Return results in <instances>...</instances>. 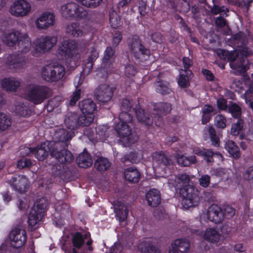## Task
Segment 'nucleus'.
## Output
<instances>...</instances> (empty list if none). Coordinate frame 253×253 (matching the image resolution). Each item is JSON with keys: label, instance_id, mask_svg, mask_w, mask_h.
<instances>
[{"label": "nucleus", "instance_id": "obj_33", "mask_svg": "<svg viewBox=\"0 0 253 253\" xmlns=\"http://www.w3.org/2000/svg\"><path fill=\"white\" fill-rule=\"evenodd\" d=\"M79 107L82 113L87 114H93L96 107L95 103L90 99H87L80 102Z\"/></svg>", "mask_w": 253, "mask_h": 253}, {"label": "nucleus", "instance_id": "obj_57", "mask_svg": "<svg viewBox=\"0 0 253 253\" xmlns=\"http://www.w3.org/2000/svg\"><path fill=\"white\" fill-rule=\"evenodd\" d=\"M132 116L128 113V111H121L119 116L120 123L128 124L131 123Z\"/></svg>", "mask_w": 253, "mask_h": 253}, {"label": "nucleus", "instance_id": "obj_7", "mask_svg": "<svg viewBox=\"0 0 253 253\" xmlns=\"http://www.w3.org/2000/svg\"><path fill=\"white\" fill-rule=\"evenodd\" d=\"M47 205L48 202L45 198L37 200L28 216V223L30 226L34 227L42 219Z\"/></svg>", "mask_w": 253, "mask_h": 253}, {"label": "nucleus", "instance_id": "obj_10", "mask_svg": "<svg viewBox=\"0 0 253 253\" xmlns=\"http://www.w3.org/2000/svg\"><path fill=\"white\" fill-rule=\"evenodd\" d=\"M57 38L54 36H42L35 42V50L41 53L49 51L57 42Z\"/></svg>", "mask_w": 253, "mask_h": 253}, {"label": "nucleus", "instance_id": "obj_36", "mask_svg": "<svg viewBox=\"0 0 253 253\" xmlns=\"http://www.w3.org/2000/svg\"><path fill=\"white\" fill-rule=\"evenodd\" d=\"M225 149L235 159L241 157V153L238 145L232 140H227L225 144Z\"/></svg>", "mask_w": 253, "mask_h": 253}, {"label": "nucleus", "instance_id": "obj_39", "mask_svg": "<svg viewBox=\"0 0 253 253\" xmlns=\"http://www.w3.org/2000/svg\"><path fill=\"white\" fill-rule=\"evenodd\" d=\"M14 112L16 115L21 117H29L32 113L30 107L25 103H19L15 105Z\"/></svg>", "mask_w": 253, "mask_h": 253}, {"label": "nucleus", "instance_id": "obj_60", "mask_svg": "<svg viewBox=\"0 0 253 253\" xmlns=\"http://www.w3.org/2000/svg\"><path fill=\"white\" fill-rule=\"evenodd\" d=\"M141 113L138 112L137 114V120L144 125L150 126L153 123V117H150L149 114H146L144 117H142Z\"/></svg>", "mask_w": 253, "mask_h": 253}, {"label": "nucleus", "instance_id": "obj_25", "mask_svg": "<svg viewBox=\"0 0 253 253\" xmlns=\"http://www.w3.org/2000/svg\"><path fill=\"white\" fill-rule=\"evenodd\" d=\"M171 110V105L169 103L159 102L154 106V119H159L161 117L169 113Z\"/></svg>", "mask_w": 253, "mask_h": 253}, {"label": "nucleus", "instance_id": "obj_45", "mask_svg": "<svg viewBox=\"0 0 253 253\" xmlns=\"http://www.w3.org/2000/svg\"><path fill=\"white\" fill-rule=\"evenodd\" d=\"M94 116L92 114H85L82 113L79 115V126H89L93 121Z\"/></svg>", "mask_w": 253, "mask_h": 253}, {"label": "nucleus", "instance_id": "obj_14", "mask_svg": "<svg viewBox=\"0 0 253 253\" xmlns=\"http://www.w3.org/2000/svg\"><path fill=\"white\" fill-rule=\"evenodd\" d=\"M55 140L46 141L40 145L34 148V154L37 159L41 161L44 160L49 153L51 156V152L53 148Z\"/></svg>", "mask_w": 253, "mask_h": 253}, {"label": "nucleus", "instance_id": "obj_32", "mask_svg": "<svg viewBox=\"0 0 253 253\" xmlns=\"http://www.w3.org/2000/svg\"><path fill=\"white\" fill-rule=\"evenodd\" d=\"M114 211L120 221H123L126 218L128 214L126 206L121 201H117L115 204Z\"/></svg>", "mask_w": 253, "mask_h": 253}, {"label": "nucleus", "instance_id": "obj_51", "mask_svg": "<svg viewBox=\"0 0 253 253\" xmlns=\"http://www.w3.org/2000/svg\"><path fill=\"white\" fill-rule=\"evenodd\" d=\"M244 125V121L243 119H237V122L232 125L231 134L234 136L239 135L243 129Z\"/></svg>", "mask_w": 253, "mask_h": 253}, {"label": "nucleus", "instance_id": "obj_4", "mask_svg": "<svg viewBox=\"0 0 253 253\" xmlns=\"http://www.w3.org/2000/svg\"><path fill=\"white\" fill-rule=\"evenodd\" d=\"M51 95L50 89L44 85L34 84L29 88L27 99L34 104H39L44 101Z\"/></svg>", "mask_w": 253, "mask_h": 253}, {"label": "nucleus", "instance_id": "obj_28", "mask_svg": "<svg viewBox=\"0 0 253 253\" xmlns=\"http://www.w3.org/2000/svg\"><path fill=\"white\" fill-rule=\"evenodd\" d=\"M169 5L174 10L183 13H186L190 9L187 0H169Z\"/></svg>", "mask_w": 253, "mask_h": 253}, {"label": "nucleus", "instance_id": "obj_58", "mask_svg": "<svg viewBox=\"0 0 253 253\" xmlns=\"http://www.w3.org/2000/svg\"><path fill=\"white\" fill-rule=\"evenodd\" d=\"M149 36L153 42L161 44L165 40L163 35L159 32H150Z\"/></svg>", "mask_w": 253, "mask_h": 253}, {"label": "nucleus", "instance_id": "obj_22", "mask_svg": "<svg viewBox=\"0 0 253 253\" xmlns=\"http://www.w3.org/2000/svg\"><path fill=\"white\" fill-rule=\"evenodd\" d=\"M18 50L20 54H26L32 48V42L27 34L22 33L17 42Z\"/></svg>", "mask_w": 253, "mask_h": 253}, {"label": "nucleus", "instance_id": "obj_26", "mask_svg": "<svg viewBox=\"0 0 253 253\" xmlns=\"http://www.w3.org/2000/svg\"><path fill=\"white\" fill-rule=\"evenodd\" d=\"M146 200L149 206L152 207H157L161 201L160 191L155 189L150 190L146 194Z\"/></svg>", "mask_w": 253, "mask_h": 253}, {"label": "nucleus", "instance_id": "obj_6", "mask_svg": "<svg viewBox=\"0 0 253 253\" xmlns=\"http://www.w3.org/2000/svg\"><path fill=\"white\" fill-rule=\"evenodd\" d=\"M179 194L182 198V204L188 209L198 205L200 201L199 191L194 186L188 185L180 188Z\"/></svg>", "mask_w": 253, "mask_h": 253}, {"label": "nucleus", "instance_id": "obj_53", "mask_svg": "<svg viewBox=\"0 0 253 253\" xmlns=\"http://www.w3.org/2000/svg\"><path fill=\"white\" fill-rule=\"evenodd\" d=\"M109 21L111 26L113 28H117L121 25V18L117 12L114 10L110 11L109 13Z\"/></svg>", "mask_w": 253, "mask_h": 253}, {"label": "nucleus", "instance_id": "obj_55", "mask_svg": "<svg viewBox=\"0 0 253 253\" xmlns=\"http://www.w3.org/2000/svg\"><path fill=\"white\" fill-rule=\"evenodd\" d=\"M214 125L219 129H224L226 126L227 120L226 118L222 115H217L214 117Z\"/></svg>", "mask_w": 253, "mask_h": 253}, {"label": "nucleus", "instance_id": "obj_43", "mask_svg": "<svg viewBox=\"0 0 253 253\" xmlns=\"http://www.w3.org/2000/svg\"><path fill=\"white\" fill-rule=\"evenodd\" d=\"M220 238V234L214 229H207L204 234L205 240L212 243H216L219 241Z\"/></svg>", "mask_w": 253, "mask_h": 253}, {"label": "nucleus", "instance_id": "obj_23", "mask_svg": "<svg viewBox=\"0 0 253 253\" xmlns=\"http://www.w3.org/2000/svg\"><path fill=\"white\" fill-rule=\"evenodd\" d=\"M193 153L198 156L202 157L208 163L213 162V156L214 155L221 156V154L219 152H214L211 149H205L204 148L196 147L193 149Z\"/></svg>", "mask_w": 253, "mask_h": 253}, {"label": "nucleus", "instance_id": "obj_63", "mask_svg": "<svg viewBox=\"0 0 253 253\" xmlns=\"http://www.w3.org/2000/svg\"><path fill=\"white\" fill-rule=\"evenodd\" d=\"M222 211L224 214V218L225 217L227 218L231 217L235 213V210L229 205L225 206Z\"/></svg>", "mask_w": 253, "mask_h": 253}, {"label": "nucleus", "instance_id": "obj_29", "mask_svg": "<svg viewBox=\"0 0 253 253\" xmlns=\"http://www.w3.org/2000/svg\"><path fill=\"white\" fill-rule=\"evenodd\" d=\"M21 34L22 33L18 31L12 30L3 35L2 41L7 45L13 46L16 42L17 43Z\"/></svg>", "mask_w": 253, "mask_h": 253}, {"label": "nucleus", "instance_id": "obj_35", "mask_svg": "<svg viewBox=\"0 0 253 253\" xmlns=\"http://www.w3.org/2000/svg\"><path fill=\"white\" fill-rule=\"evenodd\" d=\"M204 134L209 135L211 145L215 147L220 145L219 138L216 134V131L212 126H207L204 129Z\"/></svg>", "mask_w": 253, "mask_h": 253}, {"label": "nucleus", "instance_id": "obj_62", "mask_svg": "<svg viewBox=\"0 0 253 253\" xmlns=\"http://www.w3.org/2000/svg\"><path fill=\"white\" fill-rule=\"evenodd\" d=\"M131 108H134L131 101L126 98L123 99L121 102V111H129Z\"/></svg>", "mask_w": 253, "mask_h": 253}, {"label": "nucleus", "instance_id": "obj_27", "mask_svg": "<svg viewBox=\"0 0 253 253\" xmlns=\"http://www.w3.org/2000/svg\"><path fill=\"white\" fill-rule=\"evenodd\" d=\"M124 177L130 183H136L140 178V173L135 167H129L125 169Z\"/></svg>", "mask_w": 253, "mask_h": 253}, {"label": "nucleus", "instance_id": "obj_12", "mask_svg": "<svg viewBox=\"0 0 253 253\" xmlns=\"http://www.w3.org/2000/svg\"><path fill=\"white\" fill-rule=\"evenodd\" d=\"M113 95V88L106 84L99 85L94 91L95 98L102 103H106L109 101Z\"/></svg>", "mask_w": 253, "mask_h": 253}, {"label": "nucleus", "instance_id": "obj_34", "mask_svg": "<svg viewBox=\"0 0 253 253\" xmlns=\"http://www.w3.org/2000/svg\"><path fill=\"white\" fill-rule=\"evenodd\" d=\"M115 50L111 47H107L105 51L102 59V66L105 68H110L114 61Z\"/></svg>", "mask_w": 253, "mask_h": 253}, {"label": "nucleus", "instance_id": "obj_21", "mask_svg": "<svg viewBox=\"0 0 253 253\" xmlns=\"http://www.w3.org/2000/svg\"><path fill=\"white\" fill-rule=\"evenodd\" d=\"M190 248L189 241L185 239L175 240L171 244L169 253H186Z\"/></svg>", "mask_w": 253, "mask_h": 253}, {"label": "nucleus", "instance_id": "obj_1", "mask_svg": "<svg viewBox=\"0 0 253 253\" xmlns=\"http://www.w3.org/2000/svg\"><path fill=\"white\" fill-rule=\"evenodd\" d=\"M74 135L72 130L68 131L60 129L55 134L54 145L51 152V157L55 158L59 163L69 164L74 160L72 153L66 148L68 147L69 141Z\"/></svg>", "mask_w": 253, "mask_h": 253}, {"label": "nucleus", "instance_id": "obj_8", "mask_svg": "<svg viewBox=\"0 0 253 253\" xmlns=\"http://www.w3.org/2000/svg\"><path fill=\"white\" fill-rule=\"evenodd\" d=\"M65 74L64 67L59 64H49L42 70L43 79L48 82H55L61 79Z\"/></svg>", "mask_w": 253, "mask_h": 253}, {"label": "nucleus", "instance_id": "obj_56", "mask_svg": "<svg viewBox=\"0 0 253 253\" xmlns=\"http://www.w3.org/2000/svg\"><path fill=\"white\" fill-rule=\"evenodd\" d=\"M208 6L211 8V12L214 15L220 14V15L225 14L226 16H227L226 12H228V9L224 6H219L214 3L212 7L210 5H208Z\"/></svg>", "mask_w": 253, "mask_h": 253}, {"label": "nucleus", "instance_id": "obj_30", "mask_svg": "<svg viewBox=\"0 0 253 253\" xmlns=\"http://www.w3.org/2000/svg\"><path fill=\"white\" fill-rule=\"evenodd\" d=\"M79 115L75 113L69 112L65 116L64 123L66 127L71 130L79 127Z\"/></svg>", "mask_w": 253, "mask_h": 253}, {"label": "nucleus", "instance_id": "obj_38", "mask_svg": "<svg viewBox=\"0 0 253 253\" xmlns=\"http://www.w3.org/2000/svg\"><path fill=\"white\" fill-rule=\"evenodd\" d=\"M175 157L178 164L182 167H188L191 164H194L197 163V158L194 155L186 157L177 154L175 155Z\"/></svg>", "mask_w": 253, "mask_h": 253}, {"label": "nucleus", "instance_id": "obj_52", "mask_svg": "<svg viewBox=\"0 0 253 253\" xmlns=\"http://www.w3.org/2000/svg\"><path fill=\"white\" fill-rule=\"evenodd\" d=\"M190 181V177L186 174H180L178 175L175 179L176 186L177 187H183L187 186Z\"/></svg>", "mask_w": 253, "mask_h": 253}, {"label": "nucleus", "instance_id": "obj_61", "mask_svg": "<svg viewBox=\"0 0 253 253\" xmlns=\"http://www.w3.org/2000/svg\"><path fill=\"white\" fill-rule=\"evenodd\" d=\"M136 73V68L132 65L127 64L125 69V75L128 78L133 77Z\"/></svg>", "mask_w": 253, "mask_h": 253}, {"label": "nucleus", "instance_id": "obj_16", "mask_svg": "<svg viewBox=\"0 0 253 253\" xmlns=\"http://www.w3.org/2000/svg\"><path fill=\"white\" fill-rule=\"evenodd\" d=\"M115 128L119 137L126 138L129 143H134L137 141V136L132 134L131 129L128 124L118 123Z\"/></svg>", "mask_w": 253, "mask_h": 253}, {"label": "nucleus", "instance_id": "obj_64", "mask_svg": "<svg viewBox=\"0 0 253 253\" xmlns=\"http://www.w3.org/2000/svg\"><path fill=\"white\" fill-rule=\"evenodd\" d=\"M81 96V89H76L73 92V94L71 96V98L69 100V104L73 106L76 102L80 98Z\"/></svg>", "mask_w": 253, "mask_h": 253}, {"label": "nucleus", "instance_id": "obj_20", "mask_svg": "<svg viewBox=\"0 0 253 253\" xmlns=\"http://www.w3.org/2000/svg\"><path fill=\"white\" fill-rule=\"evenodd\" d=\"M207 215L210 220L216 224L220 223L224 219L223 211L216 205H212L209 207Z\"/></svg>", "mask_w": 253, "mask_h": 253}, {"label": "nucleus", "instance_id": "obj_24", "mask_svg": "<svg viewBox=\"0 0 253 253\" xmlns=\"http://www.w3.org/2000/svg\"><path fill=\"white\" fill-rule=\"evenodd\" d=\"M21 80L13 77L5 78L2 80L1 85L7 91H15L20 86Z\"/></svg>", "mask_w": 253, "mask_h": 253}, {"label": "nucleus", "instance_id": "obj_13", "mask_svg": "<svg viewBox=\"0 0 253 253\" xmlns=\"http://www.w3.org/2000/svg\"><path fill=\"white\" fill-rule=\"evenodd\" d=\"M11 245L14 248H20L26 243L27 236L26 231L19 228H15L9 234Z\"/></svg>", "mask_w": 253, "mask_h": 253}, {"label": "nucleus", "instance_id": "obj_59", "mask_svg": "<svg viewBox=\"0 0 253 253\" xmlns=\"http://www.w3.org/2000/svg\"><path fill=\"white\" fill-rule=\"evenodd\" d=\"M102 0H77L82 5L90 8H94L97 6Z\"/></svg>", "mask_w": 253, "mask_h": 253}, {"label": "nucleus", "instance_id": "obj_18", "mask_svg": "<svg viewBox=\"0 0 253 253\" xmlns=\"http://www.w3.org/2000/svg\"><path fill=\"white\" fill-rule=\"evenodd\" d=\"M54 21L55 16L54 14L49 12H45L37 19L36 25L37 28L40 30L46 29L50 26L53 25Z\"/></svg>", "mask_w": 253, "mask_h": 253}, {"label": "nucleus", "instance_id": "obj_46", "mask_svg": "<svg viewBox=\"0 0 253 253\" xmlns=\"http://www.w3.org/2000/svg\"><path fill=\"white\" fill-rule=\"evenodd\" d=\"M233 40L234 43L241 48L245 47L244 45H246L248 42L246 35L242 32H239L233 36Z\"/></svg>", "mask_w": 253, "mask_h": 253}, {"label": "nucleus", "instance_id": "obj_2", "mask_svg": "<svg viewBox=\"0 0 253 253\" xmlns=\"http://www.w3.org/2000/svg\"><path fill=\"white\" fill-rule=\"evenodd\" d=\"M217 54L219 56L221 55L223 57H227L230 62L231 68L237 70L241 74L245 73L250 68V64L246 59L252 55V51L248 47L241 48L238 54L235 51L229 52L222 49L218 50Z\"/></svg>", "mask_w": 253, "mask_h": 253}, {"label": "nucleus", "instance_id": "obj_37", "mask_svg": "<svg viewBox=\"0 0 253 253\" xmlns=\"http://www.w3.org/2000/svg\"><path fill=\"white\" fill-rule=\"evenodd\" d=\"M66 33L73 37H80L83 36L84 32L82 31L79 24L73 22L66 27Z\"/></svg>", "mask_w": 253, "mask_h": 253}, {"label": "nucleus", "instance_id": "obj_17", "mask_svg": "<svg viewBox=\"0 0 253 253\" xmlns=\"http://www.w3.org/2000/svg\"><path fill=\"white\" fill-rule=\"evenodd\" d=\"M7 182L15 190L20 193H25L27 189L28 178L22 175H16L12 176Z\"/></svg>", "mask_w": 253, "mask_h": 253}, {"label": "nucleus", "instance_id": "obj_19", "mask_svg": "<svg viewBox=\"0 0 253 253\" xmlns=\"http://www.w3.org/2000/svg\"><path fill=\"white\" fill-rule=\"evenodd\" d=\"M152 158L153 163L161 168L169 167L173 163L171 156L163 152L154 153Z\"/></svg>", "mask_w": 253, "mask_h": 253}, {"label": "nucleus", "instance_id": "obj_11", "mask_svg": "<svg viewBox=\"0 0 253 253\" xmlns=\"http://www.w3.org/2000/svg\"><path fill=\"white\" fill-rule=\"evenodd\" d=\"M26 57L20 53L9 54L5 61L6 66L10 69L18 70L23 68L26 63Z\"/></svg>", "mask_w": 253, "mask_h": 253}, {"label": "nucleus", "instance_id": "obj_49", "mask_svg": "<svg viewBox=\"0 0 253 253\" xmlns=\"http://www.w3.org/2000/svg\"><path fill=\"white\" fill-rule=\"evenodd\" d=\"M11 124V118L4 113L0 112V131L7 129Z\"/></svg>", "mask_w": 253, "mask_h": 253}, {"label": "nucleus", "instance_id": "obj_40", "mask_svg": "<svg viewBox=\"0 0 253 253\" xmlns=\"http://www.w3.org/2000/svg\"><path fill=\"white\" fill-rule=\"evenodd\" d=\"M111 165V162L106 158L97 156L95 160L94 167L100 171L107 170Z\"/></svg>", "mask_w": 253, "mask_h": 253}, {"label": "nucleus", "instance_id": "obj_5", "mask_svg": "<svg viewBox=\"0 0 253 253\" xmlns=\"http://www.w3.org/2000/svg\"><path fill=\"white\" fill-rule=\"evenodd\" d=\"M127 43L136 59L143 62L149 57L150 54V50L144 47L137 36L135 35L129 37L127 40Z\"/></svg>", "mask_w": 253, "mask_h": 253}, {"label": "nucleus", "instance_id": "obj_3", "mask_svg": "<svg viewBox=\"0 0 253 253\" xmlns=\"http://www.w3.org/2000/svg\"><path fill=\"white\" fill-rule=\"evenodd\" d=\"M62 16L66 19H80L86 22L93 21L95 19L94 11H88L75 2H69L63 5L60 9Z\"/></svg>", "mask_w": 253, "mask_h": 253}, {"label": "nucleus", "instance_id": "obj_41", "mask_svg": "<svg viewBox=\"0 0 253 253\" xmlns=\"http://www.w3.org/2000/svg\"><path fill=\"white\" fill-rule=\"evenodd\" d=\"M77 162L79 167L86 168L91 166L92 159L87 153L84 152L79 155L77 158Z\"/></svg>", "mask_w": 253, "mask_h": 253}, {"label": "nucleus", "instance_id": "obj_9", "mask_svg": "<svg viewBox=\"0 0 253 253\" xmlns=\"http://www.w3.org/2000/svg\"><path fill=\"white\" fill-rule=\"evenodd\" d=\"M31 4L26 0H16L10 5L9 12L15 17H23L30 14Z\"/></svg>", "mask_w": 253, "mask_h": 253}, {"label": "nucleus", "instance_id": "obj_48", "mask_svg": "<svg viewBox=\"0 0 253 253\" xmlns=\"http://www.w3.org/2000/svg\"><path fill=\"white\" fill-rule=\"evenodd\" d=\"M214 109L212 106L209 105H205L202 109V124L205 125L208 123L212 115Z\"/></svg>", "mask_w": 253, "mask_h": 253}, {"label": "nucleus", "instance_id": "obj_42", "mask_svg": "<svg viewBox=\"0 0 253 253\" xmlns=\"http://www.w3.org/2000/svg\"><path fill=\"white\" fill-rule=\"evenodd\" d=\"M155 86L156 91L163 95L169 94L172 91L169 83L165 81L156 82Z\"/></svg>", "mask_w": 253, "mask_h": 253}, {"label": "nucleus", "instance_id": "obj_15", "mask_svg": "<svg viewBox=\"0 0 253 253\" xmlns=\"http://www.w3.org/2000/svg\"><path fill=\"white\" fill-rule=\"evenodd\" d=\"M77 44L75 41L69 40L63 41L59 45L58 53L66 58H71L76 54Z\"/></svg>", "mask_w": 253, "mask_h": 253}, {"label": "nucleus", "instance_id": "obj_54", "mask_svg": "<svg viewBox=\"0 0 253 253\" xmlns=\"http://www.w3.org/2000/svg\"><path fill=\"white\" fill-rule=\"evenodd\" d=\"M229 112L231 114L233 117L237 119H242V110L241 107L236 104L232 103L228 108Z\"/></svg>", "mask_w": 253, "mask_h": 253}, {"label": "nucleus", "instance_id": "obj_47", "mask_svg": "<svg viewBox=\"0 0 253 253\" xmlns=\"http://www.w3.org/2000/svg\"><path fill=\"white\" fill-rule=\"evenodd\" d=\"M88 236V234H82L79 232L76 233L72 238V242L74 247L80 249L84 245L85 239Z\"/></svg>", "mask_w": 253, "mask_h": 253}, {"label": "nucleus", "instance_id": "obj_31", "mask_svg": "<svg viewBox=\"0 0 253 253\" xmlns=\"http://www.w3.org/2000/svg\"><path fill=\"white\" fill-rule=\"evenodd\" d=\"M98 53L94 48H92L88 58L85 63L83 68V72L87 74L90 73L93 68V62L98 58Z\"/></svg>", "mask_w": 253, "mask_h": 253}, {"label": "nucleus", "instance_id": "obj_44", "mask_svg": "<svg viewBox=\"0 0 253 253\" xmlns=\"http://www.w3.org/2000/svg\"><path fill=\"white\" fill-rule=\"evenodd\" d=\"M192 74V73L190 70H183L181 69L178 79L179 85L183 88L188 87L189 85V76Z\"/></svg>", "mask_w": 253, "mask_h": 253}, {"label": "nucleus", "instance_id": "obj_50", "mask_svg": "<svg viewBox=\"0 0 253 253\" xmlns=\"http://www.w3.org/2000/svg\"><path fill=\"white\" fill-rule=\"evenodd\" d=\"M50 172L55 178L59 177L62 179L66 178L64 174L67 172H64L63 168L59 165H52Z\"/></svg>", "mask_w": 253, "mask_h": 253}]
</instances>
